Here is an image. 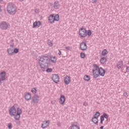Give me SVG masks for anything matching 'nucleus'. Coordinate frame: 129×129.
<instances>
[{"label": "nucleus", "mask_w": 129, "mask_h": 129, "mask_svg": "<svg viewBox=\"0 0 129 129\" xmlns=\"http://www.w3.org/2000/svg\"><path fill=\"white\" fill-rule=\"evenodd\" d=\"M35 13H36V14H38V13H39V10L35 9Z\"/></svg>", "instance_id": "43"}, {"label": "nucleus", "mask_w": 129, "mask_h": 129, "mask_svg": "<svg viewBox=\"0 0 129 129\" xmlns=\"http://www.w3.org/2000/svg\"><path fill=\"white\" fill-rule=\"evenodd\" d=\"M80 48L82 51H85L87 49V45L85 42H82L80 44Z\"/></svg>", "instance_id": "13"}, {"label": "nucleus", "mask_w": 129, "mask_h": 129, "mask_svg": "<svg viewBox=\"0 0 129 129\" xmlns=\"http://www.w3.org/2000/svg\"><path fill=\"white\" fill-rule=\"evenodd\" d=\"M18 112V109L16 108L15 105H13L9 110V114L11 116H14Z\"/></svg>", "instance_id": "4"}, {"label": "nucleus", "mask_w": 129, "mask_h": 129, "mask_svg": "<svg viewBox=\"0 0 129 129\" xmlns=\"http://www.w3.org/2000/svg\"><path fill=\"white\" fill-rule=\"evenodd\" d=\"M16 122L17 124H20L21 123V121H16Z\"/></svg>", "instance_id": "42"}, {"label": "nucleus", "mask_w": 129, "mask_h": 129, "mask_svg": "<svg viewBox=\"0 0 129 129\" xmlns=\"http://www.w3.org/2000/svg\"><path fill=\"white\" fill-rule=\"evenodd\" d=\"M93 67L94 68V69L92 70L93 77L94 78H97L98 77H99V75H98L97 73L99 71V69H100V68H99V66L96 64H94Z\"/></svg>", "instance_id": "3"}, {"label": "nucleus", "mask_w": 129, "mask_h": 129, "mask_svg": "<svg viewBox=\"0 0 129 129\" xmlns=\"http://www.w3.org/2000/svg\"><path fill=\"white\" fill-rule=\"evenodd\" d=\"M60 20V18L59 17L58 15H55V16H54V20L55 21V22H58Z\"/></svg>", "instance_id": "28"}, {"label": "nucleus", "mask_w": 129, "mask_h": 129, "mask_svg": "<svg viewBox=\"0 0 129 129\" xmlns=\"http://www.w3.org/2000/svg\"><path fill=\"white\" fill-rule=\"evenodd\" d=\"M38 26V22L35 21L33 23V28H36Z\"/></svg>", "instance_id": "33"}, {"label": "nucleus", "mask_w": 129, "mask_h": 129, "mask_svg": "<svg viewBox=\"0 0 129 129\" xmlns=\"http://www.w3.org/2000/svg\"><path fill=\"white\" fill-rule=\"evenodd\" d=\"M7 11L9 15H15L17 13V7L15 4L10 3L7 5Z\"/></svg>", "instance_id": "2"}, {"label": "nucleus", "mask_w": 129, "mask_h": 129, "mask_svg": "<svg viewBox=\"0 0 129 129\" xmlns=\"http://www.w3.org/2000/svg\"><path fill=\"white\" fill-rule=\"evenodd\" d=\"M104 118L108 119V115L106 113H103V115L100 117V123L101 124H103V121H104Z\"/></svg>", "instance_id": "9"}, {"label": "nucleus", "mask_w": 129, "mask_h": 129, "mask_svg": "<svg viewBox=\"0 0 129 129\" xmlns=\"http://www.w3.org/2000/svg\"><path fill=\"white\" fill-rule=\"evenodd\" d=\"M59 6H60V5L58 1H55L54 3L53 8H54L55 10H58V9H59Z\"/></svg>", "instance_id": "22"}, {"label": "nucleus", "mask_w": 129, "mask_h": 129, "mask_svg": "<svg viewBox=\"0 0 129 129\" xmlns=\"http://www.w3.org/2000/svg\"><path fill=\"white\" fill-rule=\"evenodd\" d=\"M7 73L6 72H2L0 73V85L3 84V81H5L7 79Z\"/></svg>", "instance_id": "5"}, {"label": "nucleus", "mask_w": 129, "mask_h": 129, "mask_svg": "<svg viewBox=\"0 0 129 129\" xmlns=\"http://www.w3.org/2000/svg\"><path fill=\"white\" fill-rule=\"evenodd\" d=\"M50 64V59L49 56L43 55L39 56V65L41 69H47L49 68Z\"/></svg>", "instance_id": "1"}, {"label": "nucleus", "mask_w": 129, "mask_h": 129, "mask_svg": "<svg viewBox=\"0 0 129 129\" xmlns=\"http://www.w3.org/2000/svg\"><path fill=\"white\" fill-rule=\"evenodd\" d=\"M58 55H61V50H58Z\"/></svg>", "instance_id": "45"}, {"label": "nucleus", "mask_w": 129, "mask_h": 129, "mask_svg": "<svg viewBox=\"0 0 129 129\" xmlns=\"http://www.w3.org/2000/svg\"><path fill=\"white\" fill-rule=\"evenodd\" d=\"M103 127H104L103 126H101L100 128V129H103Z\"/></svg>", "instance_id": "48"}, {"label": "nucleus", "mask_w": 129, "mask_h": 129, "mask_svg": "<svg viewBox=\"0 0 129 129\" xmlns=\"http://www.w3.org/2000/svg\"><path fill=\"white\" fill-rule=\"evenodd\" d=\"M92 121L95 124H96L97 125H98V118L96 117H93L92 118Z\"/></svg>", "instance_id": "19"}, {"label": "nucleus", "mask_w": 129, "mask_h": 129, "mask_svg": "<svg viewBox=\"0 0 129 129\" xmlns=\"http://www.w3.org/2000/svg\"><path fill=\"white\" fill-rule=\"evenodd\" d=\"M69 129H80V127L78 125L73 123L71 124Z\"/></svg>", "instance_id": "20"}, {"label": "nucleus", "mask_w": 129, "mask_h": 129, "mask_svg": "<svg viewBox=\"0 0 129 129\" xmlns=\"http://www.w3.org/2000/svg\"><path fill=\"white\" fill-rule=\"evenodd\" d=\"M22 113H23V112L22 111V109L18 107L17 108V112L14 115L15 119L16 120H19L20 119V118L21 117V114H22Z\"/></svg>", "instance_id": "6"}, {"label": "nucleus", "mask_w": 129, "mask_h": 129, "mask_svg": "<svg viewBox=\"0 0 129 129\" xmlns=\"http://www.w3.org/2000/svg\"><path fill=\"white\" fill-rule=\"evenodd\" d=\"M87 35H88V36H89V37L91 36V30H88L87 31Z\"/></svg>", "instance_id": "37"}, {"label": "nucleus", "mask_w": 129, "mask_h": 129, "mask_svg": "<svg viewBox=\"0 0 129 129\" xmlns=\"http://www.w3.org/2000/svg\"><path fill=\"white\" fill-rule=\"evenodd\" d=\"M126 70H127V71H129V67H126Z\"/></svg>", "instance_id": "46"}, {"label": "nucleus", "mask_w": 129, "mask_h": 129, "mask_svg": "<svg viewBox=\"0 0 129 129\" xmlns=\"http://www.w3.org/2000/svg\"><path fill=\"white\" fill-rule=\"evenodd\" d=\"M39 1H41V0H39Z\"/></svg>", "instance_id": "52"}, {"label": "nucleus", "mask_w": 129, "mask_h": 129, "mask_svg": "<svg viewBox=\"0 0 129 129\" xmlns=\"http://www.w3.org/2000/svg\"><path fill=\"white\" fill-rule=\"evenodd\" d=\"M123 96H125V97H127V96H128V95H127V93H126V92H124L123 93Z\"/></svg>", "instance_id": "38"}, {"label": "nucleus", "mask_w": 129, "mask_h": 129, "mask_svg": "<svg viewBox=\"0 0 129 129\" xmlns=\"http://www.w3.org/2000/svg\"><path fill=\"white\" fill-rule=\"evenodd\" d=\"M10 25L6 21H3L0 23V29L2 30H7Z\"/></svg>", "instance_id": "7"}, {"label": "nucleus", "mask_w": 129, "mask_h": 129, "mask_svg": "<svg viewBox=\"0 0 129 129\" xmlns=\"http://www.w3.org/2000/svg\"><path fill=\"white\" fill-rule=\"evenodd\" d=\"M50 124V122L48 120L46 121H43L42 123L41 124V127L42 128H46L49 126Z\"/></svg>", "instance_id": "11"}, {"label": "nucleus", "mask_w": 129, "mask_h": 129, "mask_svg": "<svg viewBox=\"0 0 129 129\" xmlns=\"http://www.w3.org/2000/svg\"><path fill=\"white\" fill-rule=\"evenodd\" d=\"M13 53H15V54H17V53H19V49L18 48H15L13 50Z\"/></svg>", "instance_id": "36"}, {"label": "nucleus", "mask_w": 129, "mask_h": 129, "mask_svg": "<svg viewBox=\"0 0 129 129\" xmlns=\"http://www.w3.org/2000/svg\"><path fill=\"white\" fill-rule=\"evenodd\" d=\"M50 60H51L52 63H56V61H57V58H56L55 56H50Z\"/></svg>", "instance_id": "24"}, {"label": "nucleus", "mask_w": 129, "mask_h": 129, "mask_svg": "<svg viewBox=\"0 0 129 129\" xmlns=\"http://www.w3.org/2000/svg\"><path fill=\"white\" fill-rule=\"evenodd\" d=\"M2 12V7L0 6V13Z\"/></svg>", "instance_id": "49"}, {"label": "nucleus", "mask_w": 129, "mask_h": 129, "mask_svg": "<svg viewBox=\"0 0 129 129\" xmlns=\"http://www.w3.org/2000/svg\"><path fill=\"white\" fill-rule=\"evenodd\" d=\"M107 60V59H106V57H103L101 58L100 62V63H101V64H104V63H105V62H106Z\"/></svg>", "instance_id": "23"}, {"label": "nucleus", "mask_w": 129, "mask_h": 129, "mask_svg": "<svg viewBox=\"0 0 129 129\" xmlns=\"http://www.w3.org/2000/svg\"><path fill=\"white\" fill-rule=\"evenodd\" d=\"M41 22L40 21H38L37 22V27H40V26H41Z\"/></svg>", "instance_id": "39"}, {"label": "nucleus", "mask_w": 129, "mask_h": 129, "mask_svg": "<svg viewBox=\"0 0 129 129\" xmlns=\"http://www.w3.org/2000/svg\"><path fill=\"white\" fill-rule=\"evenodd\" d=\"M20 2H24V0H20Z\"/></svg>", "instance_id": "50"}, {"label": "nucleus", "mask_w": 129, "mask_h": 129, "mask_svg": "<svg viewBox=\"0 0 129 129\" xmlns=\"http://www.w3.org/2000/svg\"><path fill=\"white\" fill-rule=\"evenodd\" d=\"M40 97L39 96L35 95L33 97H32V100L34 103H38L39 102V99Z\"/></svg>", "instance_id": "16"}, {"label": "nucleus", "mask_w": 129, "mask_h": 129, "mask_svg": "<svg viewBox=\"0 0 129 129\" xmlns=\"http://www.w3.org/2000/svg\"><path fill=\"white\" fill-rule=\"evenodd\" d=\"M59 100H60L59 102L60 104H64L65 102V96H64V95L60 96Z\"/></svg>", "instance_id": "21"}, {"label": "nucleus", "mask_w": 129, "mask_h": 129, "mask_svg": "<svg viewBox=\"0 0 129 129\" xmlns=\"http://www.w3.org/2000/svg\"><path fill=\"white\" fill-rule=\"evenodd\" d=\"M63 80L65 84L67 85H68V84H70V82H71V79L70 78V77L69 76H66L63 78Z\"/></svg>", "instance_id": "12"}, {"label": "nucleus", "mask_w": 129, "mask_h": 129, "mask_svg": "<svg viewBox=\"0 0 129 129\" xmlns=\"http://www.w3.org/2000/svg\"><path fill=\"white\" fill-rule=\"evenodd\" d=\"M108 53V51H107V50L106 49H104L102 51V55L106 56V55H107Z\"/></svg>", "instance_id": "26"}, {"label": "nucleus", "mask_w": 129, "mask_h": 129, "mask_svg": "<svg viewBox=\"0 0 129 129\" xmlns=\"http://www.w3.org/2000/svg\"><path fill=\"white\" fill-rule=\"evenodd\" d=\"M10 47L11 48H9L7 49V52L9 54V55H11V56H13L14 55V45L11 44Z\"/></svg>", "instance_id": "14"}, {"label": "nucleus", "mask_w": 129, "mask_h": 129, "mask_svg": "<svg viewBox=\"0 0 129 129\" xmlns=\"http://www.w3.org/2000/svg\"><path fill=\"white\" fill-rule=\"evenodd\" d=\"M66 49H67V50H70V47H69V46H67V47H66Z\"/></svg>", "instance_id": "44"}, {"label": "nucleus", "mask_w": 129, "mask_h": 129, "mask_svg": "<svg viewBox=\"0 0 129 129\" xmlns=\"http://www.w3.org/2000/svg\"><path fill=\"white\" fill-rule=\"evenodd\" d=\"M48 21L50 24H53L54 22H55V20H54V15H51L49 17H48Z\"/></svg>", "instance_id": "18"}, {"label": "nucleus", "mask_w": 129, "mask_h": 129, "mask_svg": "<svg viewBox=\"0 0 129 129\" xmlns=\"http://www.w3.org/2000/svg\"><path fill=\"white\" fill-rule=\"evenodd\" d=\"M51 103H53V101H51Z\"/></svg>", "instance_id": "51"}, {"label": "nucleus", "mask_w": 129, "mask_h": 129, "mask_svg": "<svg viewBox=\"0 0 129 129\" xmlns=\"http://www.w3.org/2000/svg\"><path fill=\"white\" fill-rule=\"evenodd\" d=\"M83 105H84V106H87V105H88V103H87L86 102H84L83 103Z\"/></svg>", "instance_id": "41"}, {"label": "nucleus", "mask_w": 129, "mask_h": 129, "mask_svg": "<svg viewBox=\"0 0 129 129\" xmlns=\"http://www.w3.org/2000/svg\"><path fill=\"white\" fill-rule=\"evenodd\" d=\"M80 57L82 58V59H84L85 58V53L83 52H81L80 53Z\"/></svg>", "instance_id": "30"}, {"label": "nucleus", "mask_w": 129, "mask_h": 129, "mask_svg": "<svg viewBox=\"0 0 129 129\" xmlns=\"http://www.w3.org/2000/svg\"><path fill=\"white\" fill-rule=\"evenodd\" d=\"M87 31L84 28H81L79 30V35L82 38H85L87 36Z\"/></svg>", "instance_id": "8"}, {"label": "nucleus", "mask_w": 129, "mask_h": 129, "mask_svg": "<svg viewBox=\"0 0 129 129\" xmlns=\"http://www.w3.org/2000/svg\"><path fill=\"white\" fill-rule=\"evenodd\" d=\"M59 76L57 74H53L52 75V80L55 83H58L59 82Z\"/></svg>", "instance_id": "10"}, {"label": "nucleus", "mask_w": 129, "mask_h": 129, "mask_svg": "<svg viewBox=\"0 0 129 129\" xmlns=\"http://www.w3.org/2000/svg\"><path fill=\"white\" fill-rule=\"evenodd\" d=\"M92 4H96L97 3V0H92Z\"/></svg>", "instance_id": "40"}, {"label": "nucleus", "mask_w": 129, "mask_h": 129, "mask_svg": "<svg viewBox=\"0 0 129 129\" xmlns=\"http://www.w3.org/2000/svg\"><path fill=\"white\" fill-rule=\"evenodd\" d=\"M52 69L50 68V69H47L46 71L47 73H51V72H52Z\"/></svg>", "instance_id": "34"}, {"label": "nucleus", "mask_w": 129, "mask_h": 129, "mask_svg": "<svg viewBox=\"0 0 129 129\" xmlns=\"http://www.w3.org/2000/svg\"><path fill=\"white\" fill-rule=\"evenodd\" d=\"M47 44L49 47H52L53 46V43L50 40H48Z\"/></svg>", "instance_id": "31"}, {"label": "nucleus", "mask_w": 129, "mask_h": 129, "mask_svg": "<svg viewBox=\"0 0 129 129\" xmlns=\"http://www.w3.org/2000/svg\"><path fill=\"white\" fill-rule=\"evenodd\" d=\"M123 65V63H122V61H119L117 63V69H120L121 68V67Z\"/></svg>", "instance_id": "25"}, {"label": "nucleus", "mask_w": 129, "mask_h": 129, "mask_svg": "<svg viewBox=\"0 0 129 129\" xmlns=\"http://www.w3.org/2000/svg\"><path fill=\"white\" fill-rule=\"evenodd\" d=\"M1 4H3L4 3V0H0Z\"/></svg>", "instance_id": "47"}, {"label": "nucleus", "mask_w": 129, "mask_h": 129, "mask_svg": "<svg viewBox=\"0 0 129 129\" xmlns=\"http://www.w3.org/2000/svg\"><path fill=\"white\" fill-rule=\"evenodd\" d=\"M97 73H98L99 76L103 77L105 74V71L102 68H100V69H99V71H98Z\"/></svg>", "instance_id": "15"}, {"label": "nucleus", "mask_w": 129, "mask_h": 129, "mask_svg": "<svg viewBox=\"0 0 129 129\" xmlns=\"http://www.w3.org/2000/svg\"><path fill=\"white\" fill-rule=\"evenodd\" d=\"M31 92H32V93H34L35 94V93H37V90L36 89V88H33L31 89Z\"/></svg>", "instance_id": "32"}, {"label": "nucleus", "mask_w": 129, "mask_h": 129, "mask_svg": "<svg viewBox=\"0 0 129 129\" xmlns=\"http://www.w3.org/2000/svg\"><path fill=\"white\" fill-rule=\"evenodd\" d=\"M84 79L85 81H89L90 80V77L88 75H85L84 77Z\"/></svg>", "instance_id": "27"}, {"label": "nucleus", "mask_w": 129, "mask_h": 129, "mask_svg": "<svg viewBox=\"0 0 129 129\" xmlns=\"http://www.w3.org/2000/svg\"><path fill=\"white\" fill-rule=\"evenodd\" d=\"M8 126L9 129L13 128V124H12V123H8Z\"/></svg>", "instance_id": "35"}, {"label": "nucleus", "mask_w": 129, "mask_h": 129, "mask_svg": "<svg viewBox=\"0 0 129 129\" xmlns=\"http://www.w3.org/2000/svg\"><path fill=\"white\" fill-rule=\"evenodd\" d=\"M24 97L26 100H30V99H31V97H32V95L30 93H26Z\"/></svg>", "instance_id": "17"}, {"label": "nucleus", "mask_w": 129, "mask_h": 129, "mask_svg": "<svg viewBox=\"0 0 129 129\" xmlns=\"http://www.w3.org/2000/svg\"><path fill=\"white\" fill-rule=\"evenodd\" d=\"M100 115V113L99 112H96L94 115V117H97V118H98V117Z\"/></svg>", "instance_id": "29"}]
</instances>
